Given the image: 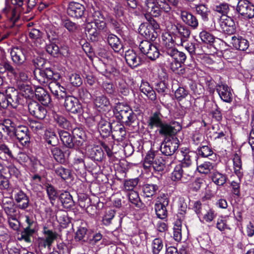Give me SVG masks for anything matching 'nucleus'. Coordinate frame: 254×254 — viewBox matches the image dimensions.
Listing matches in <instances>:
<instances>
[{
	"label": "nucleus",
	"mask_w": 254,
	"mask_h": 254,
	"mask_svg": "<svg viewBox=\"0 0 254 254\" xmlns=\"http://www.w3.org/2000/svg\"><path fill=\"white\" fill-rule=\"evenodd\" d=\"M116 118L130 126L136 119V115L130 108L124 103H118L113 109Z\"/></svg>",
	"instance_id": "obj_1"
},
{
	"label": "nucleus",
	"mask_w": 254,
	"mask_h": 254,
	"mask_svg": "<svg viewBox=\"0 0 254 254\" xmlns=\"http://www.w3.org/2000/svg\"><path fill=\"white\" fill-rule=\"evenodd\" d=\"M35 79L41 84H48L53 80H59L61 74L55 72L50 68H37L34 70Z\"/></svg>",
	"instance_id": "obj_2"
},
{
	"label": "nucleus",
	"mask_w": 254,
	"mask_h": 254,
	"mask_svg": "<svg viewBox=\"0 0 254 254\" xmlns=\"http://www.w3.org/2000/svg\"><path fill=\"white\" fill-rule=\"evenodd\" d=\"M182 129V126L179 123L172 121L169 123L164 122L161 127L158 129L159 134L168 139L172 137L173 139L176 134Z\"/></svg>",
	"instance_id": "obj_3"
},
{
	"label": "nucleus",
	"mask_w": 254,
	"mask_h": 254,
	"mask_svg": "<svg viewBox=\"0 0 254 254\" xmlns=\"http://www.w3.org/2000/svg\"><path fill=\"white\" fill-rule=\"evenodd\" d=\"M25 218L26 225L21 232L20 237L18 239L19 240L30 243L32 242L31 237L36 231L37 222L32 217L28 215H26Z\"/></svg>",
	"instance_id": "obj_4"
},
{
	"label": "nucleus",
	"mask_w": 254,
	"mask_h": 254,
	"mask_svg": "<svg viewBox=\"0 0 254 254\" xmlns=\"http://www.w3.org/2000/svg\"><path fill=\"white\" fill-rule=\"evenodd\" d=\"M63 99L64 106L66 111L73 114H81L82 113V105L77 98L73 96H67L65 94Z\"/></svg>",
	"instance_id": "obj_5"
},
{
	"label": "nucleus",
	"mask_w": 254,
	"mask_h": 254,
	"mask_svg": "<svg viewBox=\"0 0 254 254\" xmlns=\"http://www.w3.org/2000/svg\"><path fill=\"white\" fill-rule=\"evenodd\" d=\"M139 48L141 53L152 61L155 60L159 57L160 52L159 49L156 45L148 40L141 41L139 44Z\"/></svg>",
	"instance_id": "obj_6"
},
{
	"label": "nucleus",
	"mask_w": 254,
	"mask_h": 254,
	"mask_svg": "<svg viewBox=\"0 0 254 254\" xmlns=\"http://www.w3.org/2000/svg\"><path fill=\"white\" fill-rule=\"evenodd\" d=\"M177 154L182 157V159L180 160V165L184 169L188 170H190V168L193 162L197 158V155L194 152L190 151L187 148H182Z\"/></svg>",
	"instance_id": "obj_7"
},
{
	"label": "nucleus",
	"mask_w": 254,
	"mask_h": 254,
	"mask_svg": "<svg viewBox=\"0 0 254 254\" xmlns=\"http://www.w3.org/2000/svg\"><path fill=\"white\" fill-rule=\"evenodd\" d=\"M175 26L177 30V34L174 39L171 37V40L173 43L179 46L188 41L190 37V31L186 26L180 23H177Z\"/></svg>",
	"instance_id": "obj_8"
},
{
	"label": "nucleus",
	"mask_w": 254,
	"mask_h": 254,
	"mask_svg": "<svg viewBox=\"0 0 254 254\" xmlns=\"http://www.w3.org/2000/svg\"><path fill=\"white\" fill-rule=\"evenodd\" d=\"M236 10L246 19L254 17V5L248 0H240L237 3Z\"/></svg>",
	"instance_id": "obj_9"
},
{
	"label": "nucleus",
	"mask_w": 254,
	"mask_h": 254,
	"mask_svg": "<svg viewBox=\"0 0 254 254\" xmlns=\"http://www.w3.org/2000/svg\"><path fill=\"white\" fill-rule=\"evenodd\" d=\"M232 15H222L219 20L221 30L226 34L233 35L236 31V25Z\"/></svg>",
	"instance_id": "obj_10"
},
{
	"label": "nucleus",
	"mask_w": 254,
	"mask_h": 254,
	"mask_svg": "<svg viewBox=\"0 0 254 254\" xmlns=\"http://www.w3.org/2000/svg\"><path fill=\"white\" fill-rule=\"evenodd\" d=\"M193 176V172L191 170L184 169L181 165H177L171 174V179L173 181H181L186 182L190 180Z\"/></svg>",
	"instance_id": "obj_11"
},
{
	"label": "nucleus",
	"mask_w": 254,
	"mask_h": 254,
	"mask_svg": "<svg viewBox=\"0 0 254 254\" xmlns=\"http://www.w3.org/2000/svg\"><path fill=\"white\" fill-rule=\"evenodd\" d=\"M11 59L16 66L23 65L26 60V51L20 47H14L10 51Z\"/></svg>",
	"instance_id": "obj_12"
},
{
	"label": "nucleus",
	"mask_w": 254,
	"mask_h": 254,
	"mask_svg": "<svg viewBox=\"0 0 254 254\" xmlns=\"http://www.w3.org/2000/svg\"><path fill=\"white\" fill-rule=\"evenodd\" d=\"M143 9L145 12L144 16L146 19L147 15L152 17L159 16L161 14V10L155 0H145Z\"/></svg>",
	"instance_id": "obj_13"
},
{
	"label": "nucleus",
	"mask_w": 254,
	"mask_h": 254,
	"mask_svg": "<svg viewBox=\"0 0 254 254\" xmlns=\"http://www.w3.org/2000/svg\"><path fill=\"white\" fill-rule=\"evenodd\" d=\"M178 142V140L174 138L172 140L169 139H165L160 147L161 152L166 156L173 155L179 147Z\"/></svg>",
	"instance_id": "obj_14"
},
{
	"label": "nucleus",
	"mask_w": 254,
	"mask_h": 254,
	"mask_svg": "<svg viewBox=\"0 0 254 254\" xmlns=\"http://www.w3.org/2000/svg\"><path fill=\"white\" fill-rule=\"evenodd\" d=\"M215 88L219 97L224 102L230 103L232 101V94L226 84L220 82L216 84Z\"/></svg>",
	"instance_id": "obj_15"
},
{
	"label": "nucleus",
	"mask_w": 254,
	"mask_h": 254,
	"mask_svg": "<svg viewBox=\"0 0 254 254\" xmlns=\"http://www.w3.org/2000/svg\"><path fill=\"white\" fill-rule=\"evenodd\" d=\"M13 137H16L23 146L28 145L30 143L29 130L25 126H18L14 131Z\"/></svg>",
	"instance_id": "obj_16"
},
{
	"label": "nucleus",
	"mask_w": 254,
	"mask_h": 254,
	"mask_svg": "<svg viewBox=\"0 0 254 254\" xmlns=\"http://www.w3.org/2000/svg\"><path fill=\"white\" fill-rule=\"evenodd\" d=\"M125 57L127 64L132 68L141 65L143 62L141 57L132 50L126 51Z\"/></svg>",
	"instance_id": "obj_17"
},
{
	"label": "nucleus",
	"mask_w": 254,
	"mask_h": 254,
	"mask_svg": "<svg viewBox=\"0 0 254 254\" xmlns=\"http://www.w3.org/2000/svg\"><path fill=\"white\" fill-rule=\"evenodd\" d=\"M85 7L83 5L76 2L71 1L69 2L67 9V14L72 17L81 18L85 12Z\"/></svg>",
	"instance_id": "obj_18"
},
{
	"label": "nucleus",
	"mask_w": 254,
	"mask_h": 254,
	"mask_svg": "<svg viewBox=\"0 0 254 254\" xmlns=\"http://www.w3.org/2000/svg\"><path fill=\"white\" fill-rule=\"evenodd\" d=\"M14 197L19 208L25 210L29 205V198L27 195L21 190H13Z\"/></svg>",
	"instance_id": "obj_19"
},
{
	"label": "nucleus",
	"mask_w": 254,
	"mask_h": 254,
	"mask_svg": "<svg viewBox=\"0 0 254 254\" xmlns=\"http://www.w3.org/2000/svg\"><path fill=\"white\" fill-rule=\"evenodd\" d=\"M30 114L37 119H43L47 114L46 109L36 101H31L28 104Z\"/></svg>",
	"instance_id": "obj_20"
},
{
	"label": "nucleus",
	"mask_w": 254,
	"mask_h": 254,
	"mask_svg": "<svg viewBox=\"0 0 254 254\" xmlns=\"http://www.w3.org/2000/svg\"><path fill=\"white\" fill-rule=\"evenodd\" d=\"M86 154L92 160L101 161L104 158V153L102 148L99 146H89L86 149Z\"/></svg>",
	"instance_id": "obj_21"
},
{
	"label": "nucleus",
	"mask_w": 254,
	"mask_h": 254,
	"mask_svg": "<svg viewBox=\"0 0 254 254\" xmlns=\"http://www.w3.org/2000/svg\"><path fill=\"white\" fill-rule=\"evenodd\" d=\"M181 18L182 21L192 29H196L198 25L197 18L190 12L185 10H181Z\"/></svg>",
	"instance_id": "obj_22"
},
{
	"label": "nucleus",
	"mask_w": 254,
	"mask_h": 254,
	"mask_svg": "<svg viewBox=\"0 0 254 254\" xmlns=\"http://www.w3.org/2000/svg\"><path fill=\"white\" fill-rule=\"evenodd\" d=\"M112 133L113 138L119 141L123 140L126 135L124 126L119 122L112 123Z\"/></svg>",
	"instance_id": "obj_23"
},
{
	"label": "nucleus",
	"mask_w": 254,
	"mask_h": 254,
	"mask_svg": "<svg viewBox=\"0 0 254 254\" xmlns=\"http://www.w3.org/2000/svg\"><path fill=\"white\" fill-rule=\"evenodd\" d=\"M139 33L144 36L146 39L153 41L158 36L156 32H154L149 25L148 23H143L141 24L138 28Z\"/></svg>",
	"instance_id": "obj_24"
},
{
	"label": "nucleus",
	"mask_w": 254,
	"mask_h": 254,
	"mask_svg": "<svg viewBox=\"0 0 254 254\" xmlns=\"http://www.w3.org/2000/svg\"><path fill=\"white\" fill-rule=\"evenodd\" d=\"M6 94L8 96V102L13 108H16L20 103V98L18 91L14 88L10 87L6 90Z\"/></svg>",
	"instance_id": "obj_25"
},
{
	"label": "nucleus",
	"mask_w": 254,
	"mask_h": 254,
	"mask_svg": "<svg viewBox=\"0 0 254 254\" xmlns=\"http://www.w3.org/2000/svg\"><path fill=\"white\" fill-rule=\"evenodd\" d=\"M231 44L234 48L240 51H245L249 47L248 41L239 35L232 36Z\"/></svg>",
	"instance_id": "obj_26"
},
{
	"label": "nucleus",
	"mask_w": 254,
	"mask_h": 254,
	"mask_svg": "<svg viewBox=\"0 0 254 254\" xmlns=\"http://www.w3.org/2000/svg\"><path fill=\"white\" fill-rule=\"evenodd\" d=\"M59 80H53L49 84V88L53 94L59 99L64 98V95L65 94V89L64 87L62 86L60 83L58 81Z\"/></svg>",
	"instance_id": "obj_27"
},
{
	"label": "nucleus",
	"mask_w": 254,
	"mask_h": 254,
	"mask_svg": "<svg viewBox=\"0 0 254 254\" xmlns=\"http://www.w3.org/2000/svg\"><path fill=\"white\" fill-rule=\"evenodd\" d=\"M35 94L36 98L43 105L47 106L51 102L49 94L42 87H37L35 90Z\"/></svg>",
	"instance_id": "obj_28"
},
{
	"label": "nucleus",
	"mask_w": 254,
	"mask_h": 254,
	"mask_svg": "<svg viewBox=\"0 0 254 254\" xmlns=\"http://www.w3.org/2000/svg\"><path fill=\"white\" fill-rule=\"evenodd\" d=\"M162 118L163 115L159 111L153 113L149 118L147 122L148 126L151 129L155 127L159 129L164 122L162 120Z\"/></svg>",
	"instance_id": "obj_29"
},
{
	"label": "nucleus",
	"mask_w": 254,
	"mask_h": 254,
	"mask_svg": "<svg viewBox=\"0 0 254 254\" xmlns=\"http://www.w3.org/2000/svg\"><path fill=\"white\" fill-rule=\"evenodd\" d=\"M89 236L87 234V229L85 224H82L81 226L78 227L75 233L74 239L76 242L81 244L88 242Z\"/></svg>",
	"instance_id": "obj_30"
},
{
	"label": "nucleus",
	"mask_w": 254,
	"mask_h": 254,
	"mask_svg": "<svg viewBox=\"0 0 254 254\" xmlns=\"http://www.w3.org/2000/svg\"><path fill=\"white\" fill-rule=\"evenodd\" d=\"M166 53L170 56L174 61L180 63H184L187 59V56L184 53L179 51L175 48H167L166 50Z\"/></svg>",
	"instance_id": "obj_31"
},
{
	"label": "nucleus",
	"mask_w": 254,
	"mask_h": 254,
	"mask_svg": "<svg viewBox=\"0 0 254 254\" xmlns=\"http://www.w3.org/2000/svg\"><path fill=\"white\" fill-rule=\"evenodd\" d=\"M2 207L7 217L18 214L17 208L11 200H3Z\"/></svg>",
	"instance_id": "obj_32"
},
{
	"label": "nucleus",
	"mask_w": 254,
	"mask_h": 254,
	"mask_svg": "<svg viewBox=\"0 0 254 254\" xmlns=\"http://www.w3.org/2000/svg\"><path fill=\"white\" fill-rule=\"evenodd\" d=\"M169 200L165 199L163 202L156 203L155 210L158 218L161 219H165L167 216L166 205L168 204Z\"/></svg>",
	"instance_id": "obj_33"
},
{
	"label": "nucleus",
	"mask_w": 254,
	"mask_h": 254,
	"mask_svg": "<svg viewBox=\"0 0 254 254\" xmlns=\"http://www.w3.org/2000/svg\"><path fill=\"white\" fill-rule=\"evenodd\" d=\"M59 135L63 143L68 148H71L74 147L75 141H73V137L67 131L64 130H59Z\"/></svg>",
	"instance_id": "obj_34"
},
{
	"label": "nucleus",
	"mask_w": 254,
	"mask_h": 254,
	"mask_svg": "<svg viewBox=\"0 0 254 254\" xmlns=\"http://www.w3.org/2000/svg\"><path fill=\"white\" fill-rule=\"evenodd\" d=\"M107 41L110 46L115 52L120 53L121 51H123V46L120 39L115 35L113 34H109L108 36Z\"/></svg>",
	"instance_id": "obj_35"
},
{
	"label": "nucleus",
	"mask_w": 254,
	"mask_h": 254,
	"mask_svg": "<svg viewBox=\"0 0 254 254\" xmlns=\"http://www.w3.org/2000/svg\"><path fill=\"white\" fill-rule=\"evenodd\" d=\"M140 90L146 95L150 100L153 101L156 100V94L148 82L142 81L140 86Z\"/></svg>",
	"instance_id": "obj_36"
},
{
	"label": "nucleus",
	"mask_w": 254,
	"mask_h": 254,
	"mask_svg": "<svg viewBox=\"0 0 254 254\" xmlns=\"http://www.w3.org/2000/svg\"><path fill=\"white\" fill-rule=\"evenodd\" d=\"M0 65L4 67V71H7L12 75L16 74V68H14L9 61L6 58L4 52L0 51Z\"/></svg>",
	"instance_id": "obj_37"
},
{
	"label": "nucleus",
	"mask_w": 254,
	"mask_h": 254,
	"mask_svg": "<svg viewBox=\"0 0 254 254\" xmlns=\"http://www.w3.org/2000/svg\"><path fill=\"white\" fill-rule=\"evenodd\" d=\"M159 78L161 81L156 83L155 89L158 93L165 95L167 91V86L165 82V80L167 78V74L162 70L159 74Z\"/></svg>",
	"instance_id": "obj_38"
},
{
	"label": "nucleus",
	"mask_w": 254,
	"mask_h": 254,
	"mask_svg": "<svg viewBox=\"0 0 254 254\" xmlns=\"http://www.w3.org/2000/svg\"><path fill=\"white\" fill-rule=\"evenodd\" d=\"M98 128L100 134L103 137H107L110 135L112 130V124L109 122L101 120L98 125Z\"/></svg>",
	"instance_id": "obj_39"
},
{
	"label": "nucleus",
	"mask_w": 254,
	"mask_h": 254,
	"mask_svg": "<svg viewBox=\"0 0 254 254\" xmlns=\"http://www.w3.org/2000/svg\"><path fill=\"white\" fill-rule=\"evenodd\" d=\"M0 125L3 128L7 136L11 138L13 137L14 131H15L16 127L15 124L10 119H6L3 120Z\"/></svg>",
	"instance_id": "obj_40"
},
{
	"label": "nucleus",
	"mask_w": 254,
	"mask_h": 254,
	"mask_svg": "<svg viewBox=\"0 0 254 254\" xmlns=\"http://www.w3.org/2000/svg\"><path fill=\"white\" fill-rule=\"evenodd\" d=\"M72 134L75 145L78 146H82L86 138L83 130L79 127H75L72 130Z\"/></svg>",
	"instance_id": "obj_41"
},
{
	"label": "nucleus",
	"mask_w": 254,
	"mask_h": 254,
	"mask_svg": "<svg viewBox=\"0 0 254 254\" xmlns=\"http://www.w3.org/2000/svg\"><path fill=\"white\" fill-rule=\"evenodd\" d=\"M60 199L65 208H71L74 205L72 197L68 191L62 192L60 194Z\"/></svg>",
	"instance_id": "obj_42"
},
{
	"label": "nucleus",
	"mask_w": 254,
	"mask_h": 254,
	"mask_svg": "<svg viewBox=\"0 0 254 254\" xmlns=\"http://www.w3.org/2000/svg\"><path fill=\"white\" fill-rule=\"evenodd\" d=\"M51 154L55 160L61 164H63L65 162V154L60 148L54 146L51 147L50 148Z\"/></svg>",
	"instance_id": "obj_43"
},
{
	"label": "nucleus",
	"mask_w": 254,
	"mask_h": 254,
	"mask_svg": "<svg viewBox=\"0 0 254 254\" xmlns=\"http://www.w3.org/2000/svg\"><path fill=\"white\" fill-rule=\"evenodd\" d=\"M85 33L92 42H95L98 40L99 32L96 28L93 27V25L90 22L86 24Z\"/></svg>",
	"instance_id": "obj_44"
},
{
	"label": "nucleus",
	"mask_w": 254,
	"mask_h": 254,
	"mask_svg": "<svg viewBox=\"0 0 254 254\" xmlns=\"http://www.w3.org/2000/svg\"><path fill=\"white\" fill-rule=\"evenodd\" d=\"M194 8L196 13L201 16L203 21H208L210 10L205 4H195Z\"/></svg>",
	"instance_id": "obj_45"
},
{
	"label": "nucleus",
	"mask_w": 254,
	"mask_h": 254,
	"mask_svg": "<svg viewBox=\"0 0 254 254\" xmlns=\"http://www.w3.org/2000/svg\"><path fill=\"white\" fill-rule=\"evenodd\" d=\"M44 187L51 203L54 205V201L58 196L57 190L53 185L49 183L45 184Z\"/></svg>",
	"instance_id": "obj_46"
},
{
	"label": "nucleus",
	"mask_w": 254,
	"mask_h": 254,
	"mask_svg": "<svg viewBox=\"0 0 254 254\" xmlns=\"http://www.w3.org/2000/svg\"><path fill=\"white\" fill-rule=\"evenodd\" d=\"M197 154L202 157H208L213 153L212 147L207 143L199 146L197 149Z\"/></svg>",
	"instance_id": "obj_47"
},
{
	"label": "nucleus",
	"mask_w": 254,
	"mask_h": 254,
	"mask_svg": "<svg viewBox=\"0 0 254 254\" xmlns=\"http://www.w3.org/2000/svg\"><path fill=\"white\" fill-rule=\"evenodd\" d=\"M211 178L214 184L220 186H223L228 179L226 174H223L218 172L213 173Z\"/></svg>",
	"instance_id": "obj_48"
},
{
	"label": "nucleus",
	"mask_w": 254,
	"mask_h": 254,
	"mask_svg": "<svg viewBox=\"0 0 254 254\" xmlns=\"http://www.w3.org/2000/svg\"><path fill=\"white\" fill-rule=\"evenodd\" d=\"M233 161L235 173L238 178L242 177L243 175V172L242 171V163L240 156L238 154H235Z\"/></svg>",
	"instance_id": "obj_49"
},
{
	"label": "nucleus",
	"mask_w": 254,
	"mask_h": 254,
	"mask_svg": "<svg viewBox=\"0 0 254 254\" xmlns=\"http://www.w3.org/2000/svg\"><path fill=\"white\" fill-rule=\"evenodd\" d=\"M54 171L56 175L64 180L69 178L71 176L70 170L63 166H59L55 168Z\"/></svg>",
	"instance_id": "obj_50"
},
{
	"label": "nucleus",
	"mask_w": 254,
	"mask_h": 254,
	"mask_svg": "<svg viewBox=\"0 0 254 254\" xmlns=\"http://www.w3.org/2000/svg\"><path fill=\"white\" fill-rule=\"evenodd\" d=\"M159 187L155 184H146L143 186V191L146 197H151L155 195L158 190Z\"/></svg>",
	"instance_id": "obj_51"
},
{
	"label": "nucleus",
	"mask_w": 254,
	"mask_h": 254,
	"mask_svg": "<svg viewBox=\"0 0 254 254\" xmlns=\"http://www.w3.org/2000/svg\"><path fill=\"white\" fill-rule=\"evenodd\" d=\"M17 86L19 89L21 94L26 98L30 97V95L33 93V90L30 85L26 82H19L17 83Z\"/></svg>",
	"instance_id": "obj_52"
},
{
	"label": "nucleus",
	"mask_w": 254,
	"mask_h": 254,
	"mask_svg": "<svg viewBox=\"0 0 254 254\" xmlns=\"http://www.w3.org/2000/svg\"><path fill=\"white\" fill-rule=\"evenodd\" d=\"M43 233L44 235V237L43 238L50 242L52 245L58 236V234L57 232H54L46 227H44L43 228Z\"/></svg>",
	"instance_id": "obj_53"
},
{
	"label": "nucleus",
	"mask_w": 254,
	"mask_h": 254,
	"mask_svg": "<svg viewBox=\"0 0 254 254\" xmlns=\"http://www.w3.org/2000/svg\"><path fill=\"white\" fill-rule=\"evenodd\" d=\"M129 201L137 208H141L142 204L138 193L135 191H130L128 194Z\"/></svg>",
	"instance_id": "obj_54"
},
{
	"label": "nucleus",
	"mask_w": 254,
	"mask_h": 254,
	"mask_svg": "<svg viewBox=\"0 0 254 254\" xmlns=\"http://www.w3.org/2000/svg\"><path fill=\"white\" fill-rule=\"evenodd\" d=\"M45 140L48 144L54 147L58 143V139L55 133L53 131H46L45 133Z\"/></svg>",
	"instance_id": "obj_55"
},
{
	"label": "nucleus",
	"mask_w": 254,
	"mask_h": 254,
	"mask_svg": "<svg viewBox=\"0 0 254 254\" xmlns=\"http://www.w3.org/2000/svg\"><path fill=\"white\" fill-rule=\"evenodd\" d=\"M157 154H155L153 151H149L147 152L144 159L143 166L145 168L150 169L151 168V165L153 163L155 157Z\"/></svg>",
	"instance_id": "obj_56"
},
{
	"label": "nucleus",
	"mask_w": 254,
	"mask_h": 254,
	"mask_svg": "<svg viewBox=\"0 0 254 254\" xmlns=\"http://www.w3.org/2000/svg\"><path fill=\"white\" fill-rule=\"evenodd\" d=\"M17 80V83L26 82L29 79L28 72L26 70L16 68V74L13 75Z\"/></svg>",
	"instance_id": "obj_57"
},
{
	"label": "nucleus",
	"mask_w": 254,
	"mask_h": 254,
	"mask_svg": "<svg viewBox=\"0 0 254 254\" xmlns=\"http://www.w3.org/2000/svg\"><path fill=\"white\" fill-rule=\"evenodd\" d=\"M199 37L203 43L210 45H212L215 39L213 35L206 31L201 32L199 33Z\"/></svg>",
	"instance_id": "obj_58"
},
{
	"label": "nucleus",
	"mask_w": 254,
	"mask_h": 254,
	"mask_svg": "<svg viewBox=\"0 0 254 254\" xmlns=\"http://www.w3.org/2000/svg\"><path fill=\"white\" fill-rule=\"evenodd\" d=\"M164 167V160L159 155H157L155 157V159L151 165V167L156 171H160L163 170Z\"/></svg>",
	"instance_id": "obj_59"
},
{
	"label": "nucleus",
	"mask_w": 254,
	"mask_h": 254,
	"mask_svg": "<svg viewBox=\"0 0 254 254\" xmlns=\"http://www.w3.org/2000/svg\"><path fill=\"white\" fill-rule=\"evenodd\" d=\"M18 214L7 217L9 227L14 231H18L20 228V223L17 219Z\"/></svg>",
	"instance_id": "obj_60"
},
{
	"label": "nucleus",
	"mask_w": 254,
	"mask_h": 254,
	"mask_svg": "<svg viewBox=\"0 0 254 254\" xmlns=\"http://www.w3.org/2000/svg\"><path fill=\"white\" fill-rule=\"evenodd\" d=\"M162 239L155 238L152 242V251L153 254H158L163 248Z\"/></svg>",
	"instance_id": "obj_61"
},
{
	"label": "nucleus",
	"mask_w": 254,
	"mask_h": 254,
	"mask_svg": "<svg viewBox=\"0 0 254 254\" xmlns=\"http://www.w3.org/2000/svg\"><path fill=\"white\" fill-rule=\"evenodd\" d=\"M45 48L46 51L54 57L58 56L59 54V48L58 46L54 43L50 42L48 44H47Z\"/></svg>",
	"instance_id": "obj_62"
},
{
	"label": "nucleus",
	"mask_w": 254,
	"mask_h": 254,
	"mask_svg": "<svg viewBox=\"0 0 254 254\" xmlns=\"http://www.w3.org/2000/svg\"><path fill=\"white\" fill-rule=\"evenodd\" d=\"M63 26L70 32H76L80 29V26L71 21L66 19L63 21Z\"/></svg>",
	"instance_id": "obj_63"
},
{
	"label": "nucleus",
	"mask_w": 254,
	"mask_h": 254,
	"mask_svg": "<svg viewBox=\"0 0 254 254\" xmlns=\"http://www.w3.org/2000/svg\"><path fill=\"white\" fill-rule=\"evenodd\" d=\"M55 122L63 128H67L69 127V122L63 116L55 114L54 116Z\"/></svg>",
	"instance_id": "obj_64"
}]
</instances>
